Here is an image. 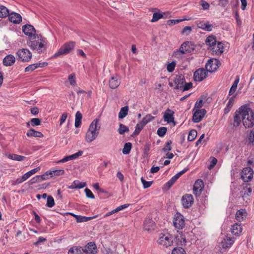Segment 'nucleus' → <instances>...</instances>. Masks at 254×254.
Returning a JSON list of instances; mask_svg holds the SVG:
<instances>
[{
  "instance_id": "nucleus-1",
  "label": "nucleus",
  "mask_w": 254,
  "mask_h": 254,
  "mask_svg": "<svg viewBox=\"0 0 254 254\" xmlns=\"http://www.w3.org/2000/svg\"><path fill=\"white\" fill-rule=\"evenodd\" d=\"M239 113L242 116V122L246 128H250L254 125V113L247 105L239 108Z\"/></svg>"
},
{
  "instance_id": "nucleus-2",
  "label": "nucleus",
  "mask_w": 254,
  "mask_h": 254,
  "mask_svg": "<svg viewBox=\"0 0 254 254\" xmlns=\"http://www.w3.org/2000/svg\"><path fill=\"white\" fill-rule=\"evenodd\" d=\"M100 129L99 120H94L89 126L86 133L85 139L87 142H91L94 140L98 136Z\"/></svg>"
},
{
  "instance_id": "nucleus-3",
  "label": "nucleus",
  "mask_w": 254,
  "mask_h": 254,
  "mask_svg": "<svg viewBox=\"0 0 254 254\" xmlns=\"http://www.w3.org/2000/svg\"><path fill=\"white\" fill-rule=\"evenodd\" d=\"M28 46L33 50L37 51L39 53H42L45 50L47 45L46 40L41 36L34 37L27 41Z\"/></svg>"
},
{
  "instance_id": "nucleus-4",
  "label": "nucleus",
  "mask_w": 254,
  "mask_h": 254,
  "mask_svg": "<svg viewBox=\"0 0 254 254\" xmlns=\"http://www.w3.org/2000/svg\"><path fill=\"white\" fill-rule=\"evenodd\" d=\"M75 42L69 41L64 43L52 57V58H56L70 53L75 48Z\"/></svg>"
},
{
  "instance_id": "nucleus-5",
  "label": "nucleus",
  "mask_w": 254,
  "mask_h": 254,
  "mask_svg": "<svg viewBox=\"0 0 254 254\" xmlns=\"http://www.w3.org/2000/svg\"><path fill=\"white\" fill-rule=\"evenodd\" d=\"M173 241L174 238L171 235L161 234L158 240V243L165 248H168L173 245Z\"/></svg>"
},
{
  "instance_id": "nucleus-6",
  "label": "nucleus",
  "mask_w": 254,
  "mask_h": 254,
  "mask_svg": "<svg viewBox=\"0 0 254 254\" xmlns=\"http://www.w3.org/2000/svg\"><path fill=\"white\" fill-rule=\"evenodd\" d=\"M173 222L174 226L177 229L181 230L185 227V218L183 215L179 212H177L174 215Z\"/></svg>"
},
{
  "instance_id": "nucleus-7",
  "label": "nucleus",
  "mask_w": 254,
  "mask_h": 254,
  "mask_svg": "<svg viewBox=\"0 0 254 254\" xmlns=\"http://www.w3.org/2000/svg\"><path fill=\"white\" fill-rule=\"evenodd\" d=\"M17 60L23 62H29L32 58V53L27 49H19L16 53Z\"/></svg>"
},
{
  "instance_id": "nucleus-8",
  "label": "nucleus",
  "mask_w": 254,
  "mask_h": 254,
  "mask_svg": "<svg viewBox=\"0 0 254 254\" xmlns=\"http://www.w3.org/2000/svg\"><path fill=\"white\" fill-rule=\"evenodd\" d=\"M254 177V171L250 167L244 168L241 173V177L242 180L245 182L251 181Z\"/></svg>"
},
{
  "instance_id": "nucleus-9",
  "label": "nucleus",
  "mask_w": 254,
  "mask_h": 254,
  "mask_svg": "<svg viewBox=\"0 0 254 254\" xmlns=\"http://www.w3.org/2000/svg\"><path fill=\"white\" fill-rule=\"evenodd\" d=\"M204 187V183L202 180L198 179L195 182L193 185V191L196 196H198L201 194Z\"/></svg>"
},
{
  "instance_id": "nucleus-10",
  "label": "nucleus",
  "mask_w": 254,
  "mask_h": 254,
  "mask_svg": "<svg viewBox=\"0 0 254 254\" xmlns=\"http://www.w3.org/2000/svg\"><path fill=\"white\" fill-rule=\"evenodd\" d=\"M193 112L192 121L195 123L200 122L206 114V111L204 109H196Z\"/></svg>"
},
{
  "instance_id": "nucleus-11",
  "label": "nucleus",
  "mask_w": 254,
  "mask_h": 254,
  "mask_svg": "<svg viewBox=\"0 0 254 254\" xmlns=\"http://www.w3.org/2000/svg\"><path fill=\"white\" fill-rule=\"evenodd\" d=\"M224 44L220 42L216 43L211 48H209L210 51L213 55H221L224 52Z\"/></svg>"
},
{
  "instance_id": "nucleus-12",
  "label": "nucleus",
  "mask_w": 254,
  "mask_h": 254,
  "mask_svg": "<svg viewBox=\"0 0 254 254\" xmlns=\"http://www.w3.org/2000/svg\"><path fill=\"white\" fill-rule=\"evenodd\" d=\"M207 71L204 68H199L197 69L193 74L194 81L200 82L204 79L207 76Z\"/></svg>"
},
{
  "instance_id": "nucleus-13",
  "label": "nucleus",
  "mask_w": 254,
  "mask_h": 254,
  "mask_svg": "<svg viewBox=\"0 0 254 254\" xmlns=\"http://www.w3.org/2000/svg\"><path fill=\"white\" fill-rule=\"evenodd\" d=\"M218 61L216 59H210L205 64V68L207 72L215 71L218 67Z\"/></svg>"
},
{
  "instance_id": "nucleus-14",
  "label": "nucleus",
  "mask_w": 254,
  "mask_h": 254,
  "mask_svg": "<svg viewBox=\"0 0 254 254\" xmlns=\"http://www.w3.org/2000/svg\"><path fill=\"white\" fill-rule=\"evenodd\" d=\"M193 203V197L190 194H186L182 198L183 206L186 208H190Z\"/></svg>"
},
{
  "instance_id": "nucleus-15",
  "label": "nucleus",
  "mask_w": 254,
  "mask_h": 254,
  "mask_svg": "<svg viewBox=\"0 0 254 254\" xmlns=\"http://www.w3.org/2000/svg\"><path fill=\"white\" fill-rule=\"evenodd\" d=\"M180 47L181 48V50L184 51V54L191 53L195 49V45L191 41L185 42Z\"/></svg>"
},
{
  "instance_id": "nucleus-16",
  "label": "nucleus",
  "mask_w": 254,
  "mask_h": 254,
  "mask_svg": "<svg viewBox=\"0 0 254 254\" xmlns=\"http://www.w3.org/2000/svg\"><path fill=\"white\" fill-rule=\"evenodd\" d=\"M188 169H184L182 171L176 174L172 177L171 179L165 184V186L169 189L176 182V181L185 173L188 171Z\"/></svg>"
},
{
  "instance_id": "nucleus-17",
  "label": "nucleus",
  "mask_w": 254,
  "mask_h": 254,
  "mask_svg": "<svg viewBox=\"0 0 254 254\" xmlns=\"http://www.w3.org/2000/svg\"><path fill=\"white\" fill-rule=\"evenodd\" d=\"M174 81L176 85L175 89L177 90H182L183 87V85L185 83L184 76L182 74L177 75Z\"/></svg>"
},
{
  "instance_id": "nucleus-18",
  "label": "nucleus",
  "mask_w": 254,
  "mask_h": 254,
  "mask_svg": "<svg viewBox=\"0 0 254 254\" xmlns=\"http://www.w3.org/2000/svg\"><path fill=\"white\" fill-rule=\"evenodd\" d=\"M197 27L207 31H211L212 30V25L209 23V21L204 22L203 21L197 20L195 22Z\"/></svg>"
},
{
  "instance_id": "nucleus-19",
  "label": "nucleus",
  "mask_w": 254,
  "mask_h": 254,
  "mask_svg": "<svg viewBox=\"0 0 254 254\" xmlns=\"http://www.w3.org/2000/svg\"><path fill=\"white\" fill-rule=\"evenodd\" d=\"M22 31L23 33L29 37L34 36L36 33V30L34 27L30 24H26L22 26Z\"/></svg>"
},
{
  "instance_id": "nucleus-20",
  "label": "nucleus",
  "mask_w": 254,
  "mask_h": 254,
  "mask_svg": "<svg viewBox=\"0 0 254 254\" xmlns=\"http://www.w3.org/2000/svg\"><path fill=\"white\" fill-rule=\"evenodd\" d=\"M8 16L9 21L13 23L18 24L22 21V17L19 13L13 12L9 13Z\"/></svg>"
},
{
  "instance_id": "nucleus-21",
  "label": "nucleus",
  "mask_w": 254,
  "mask_h": 254,
  "mask_svg": "<svg viewBox=\"0 0 254 254\" xmlns=\"http://www.w3.org/2000/svg\"><path fill=\"white\" fill-rule=\"evenodd\" d=\"M86 254H96L97 253L96 246L93 242H89L85 247L84 250Z\"/></svg>"
},
{
  "instance_id": "nucleus-22",
  "label": "nucleus",
  "mask_w": 254,
  "mask_h": 254,
  "mask_svg": "<svg viewBox=\"0 0 254 254\" xmlns=\"http://www.w3.org/2000/svg\"><path fill=\"white\" fill-rule=\"evenodd\" d=\"M15 62V58L12 55H8L3 59V64L4 65L8 66L13 65Z\"/></svg>"
},
{
  "instance_id": "nucleus-23",
  "label": "nucleus",
  "mask_w": 254,
  "mask_h": 254,
  "mask_svg": "<svg viewBox=\"0 0 254 254\" xmlns=\"http://www.w3.org/2000/svg\"><path fill=\"white\" fill-rule=\"evenodd\" d=\"M174 112L172 110L168 109L166 112L164 114V119L165 121L167 122L168 123L174 122V118L173 115Z\"/></svg>"
},
{
  "instance_id": "nucleus-24",
  "label": "nucleus",
  "mask_w": 254,
  "mask_h": 254,
  "mask_svg": "<svg viewBox=\"0 0 254 254\" xmlns=\"http://www.w3.org/2000/svg\"><path fill=\"white\" fill-rule=\"evenodd\" d=\"M242 121L241 115L239 113V110L236 111L234 116V122L232 124L233 128H236L240 125Z\"/></svg>"
},
{
  "instance_id": "nucleus-25",
  "label": "nucleus",
  "mask_w": 254,
  "mask_h": 254,
  "mask_svg": "<svg viewBox=\"0 0 254 254\" xmlns=\"http://www.w3.org/2000/svg\"><path fill=\"white\" fill-rule=\"evenodd\" d=\"M242 231V227L241 224L235 223L232 226L231 229V233L235 236H238Z\"/></svg>"
},
{
  "instance_id": "nucleus-26",
  "label": "nucleus",
  "mask_w": 254,
  "mask_h": 254,
  "mask_svg": "<svg viewBox=\"0 0 254 254\" xmlns=\"http://www.w3.org/2000/svg\"><path fill=\"white\" fill-rule=\"evenodd\" d=\"M86 186L85 182H81L78 180L73 181L71 185L68 187L69 189H82Z\"/></svg>"
},
{
  "instance_id": "nucleus-27",
  "label": "nucleus",
  "mask_w": 254,
  "mask_h": 254,
  "mask_svg": "<svg viewBox=\"0 0 254 254\" xmlns=\"http://www.w3.org/2000/svg\"><path fill=\"white\" fill-rule=\"evenodd\" d=\"M236 95H234L229 98V101L227 104L226 107L224 110V113L225 114H227L231 110L234 102Z\"/></svg>"
},
{
  "instance_id": "nucleus-28",
  "label": "nucleus",
  "mask_w": 254,
  "mask_h": 254,
  "mask_svg": "<svg viewBox=\"0 0 254 254\" xmlns=\"http://www.w3.org/2000/svg\"><path fill=\"white\" fill-rule=\"evenodd\" d=\"M48 175V172L45 174L43 175H37L32 178L29 181V183L30 185H33L38 181H42L47 179L46 176Z\"/></svg>"
},
{
  "instance_id": "nucleus-29",
  "label": "nucleus",
  "mask_w": 254,
  "mask_h": 254,
  "mask_svg": "<svg viewBox=\"0 0 254 254\" xmlns=\"http://www.w3.org/2000/svg\"><path fill=\"white\" fill-rule=\"evenodd\" d=\"M120 84V81L117 76H113L109 80V86L112 89L117 88Z\"/></svg>"
},
{
  "instance_id": "nucleus-30",
  "label": "nucleus",
  "mask_w": 254,
  "mask_h": 254,
  "mask_svg": "<svg viewBox=\"0 0 254 254\" xmlns=\"http://www.w3.org/2000/svg\"><path fill=\"white\" fill-rule=\"evenodd\" d=\"M26 135L28 137H43V133L38 131H36L34 129H30L26 133Z\"/></svg>"
},
{
  "instance_id": "nucleus-31",
  "label": "nucleus",
  "mask_w": 254,
  "mask_h": 254,
  "mask_svg": "<svg viewBox=\"0 0 254 254\" xmlns=\"http://www.w3.org/2000/svg\"><path fill=\"white\" fill-rule=\"evenodd\" d=\"M247 215V212L244 209L239 210L236 213V219L239 222L243 221Z\"/></svg>"
},
{
  "instance_id": "nucleus-32",
  "label": "nucleus",
  "mask_w": 254,
  "mask_h": 254,
  "mask_svg": "<svg viewBox=\"0 0 254 254\" xmlns=\"http://www.w3.org/2000/svg\"><path fill=\"white\" fill-rule=\"evenodd\" d=\"M82 115L79 111H77L75 114V119L74 126L76 127H79L81 124V120Z\"/></svg>"
},
{
  "instance_id": "nucleus-33",
  "label": "nucleus",
  "mask_w": 254,
  "mask_h": 254,
  "mask_svg": "<svg viewBox=\"0 0 254 254\" xmlns=\"http://www.w3.org/2000/svg\"><path fill=\"white\" fill-rule=\"evenodd\" d=\"M6 156L10 159L18 161H21L25 158L23 156L15 154H9L6 155Z\"/></svg>"
},
{
  "instance_id": "nucleus-34",
  "label": "nucleus",
  "mask_w": 254,
  "mask_h": 254,
  "mask_svg": "<svg viewBox=\"0 0 254 254\" xmlns=\"http://www.w3.org/2000/svg\"><path fill=\"white\" fill-rule=\"evenodd\" d=\"M239 82V77L237 76L236 78L235 79V81H234L231 87L230 88L229 91V96H230L234 94L235 92L236 91L238 84Z\"/></svg>"
},
{
  "instance_id": "nucleus-35",
  "label": "nucleus",
  "mask_w": 254,
  "mask_h": 254,
  "mask_svg": "<svg viewBox=\"0 0 254 254\" xmlns=\"http://www.w3.org/2000/svg\"><path fill=\"white\" fill-rule=\"evenodd\" d=\"M216 43V37L213 35L209 36L205 40V43L211 48Z\"/></svg>"
},
{
  "instance_id": "nucleus-36",
  "label": "nucleus",
  "mask_w": 254,
  "mask_h": 254,
  "mask_svg": "<svg viewBox=\"0 0 254 254\" xmlns=\"http://www.w3.org/2000/svg\"><path fill=\"white\" fill-rule=\"evenodd\" d=\"M9 10L3 5H0V18H4L9 14Z\"/></svg>"
},
{
  "instance_id": "nucleus-37",
  "label": "nucleus",
  "mask_w": 254,
  "mask_h": 254,
  "mask_svg": "<svg viewBox=\"0 0 254 254\" xmlns=\"http://www.w3.org/2000/svg\"><path fill=\"white\" fill-rule=\"evenodd\" d=\"M128 111V106H125L124 107H122L119 113V116H118L119 118V119L124 118L127 115Z\"/></svg>"
},
{
  "instance_id": "nucleus-38",
  "label": "nucleus",
  "mask_w": 254,
  "mask_h": 254,
  "mask_svg": "<svg viewBox=\"0 0 254 254\" xmlns=\"http://www.w3.org/2000/svg\"><path fill=\"white\" fill-rule=\"evenodd\" d=\"M154 119V117L151 116L150 114H147L143 117L141 121L140 122L143 126H145L147 124L152 121Z\"/></svg>"
},
{
  "instance_id": "nucleus-39",
  "label": "nucleus",
  "mask_w": 254,
  "mask_h": 254,
  "mask_svg": "<svg viewBox=\"0 0 254 254\" xmlns=\"http://www.w3.org/2000/svg\"><path fill=\"white\" fill-rule=\"evenodd\" d=\"M40 170V167H38L36 168H34V169L27 172V173H26L25 174H24L23 175V179H26V180H27L31 176H32V175H34V174L37 173Z\"/></svg>"
},
{
  "instance_id": "nucleus-40",
  "label": "nucleus",
  "mask_w": 254,
  "mask_h": 254,
  "mask_svg": "<svg viewBox=\"0 0 254 254\" xmlns=\"http://www.w3.org/2000/svg\"><path fill=\"white\" fill-rule=\"evenodd\" d=\"M203 103V97L201 96L198 100L196 102L194 105V107L193 109V111L196 110V109H200L202 106Z\"/></svg>"
},
{
  "instance_id": "nucleus-41",
  "label": "nucleus",
  "mask_w": 254,
  "mask_h": 254,
  "mask_svg": "<svg viewBox=\"0 0 254 254\" xmlns=\"http://www.w3.org/2000/svg\"><path fill=\"white\" fill-rule=\"evenodd\" d=\"M132 147V144L130 142L125 143L123 149V153L127 155L129 153Z\"/></svg>"
},
{
  "instance_id": "nucleus-42",
  "label": "nucleus",
  "mask_w": 254,
  "mask_h": 254,
  "mask_svg": "<svg viewBox=\"0 0 254 254\" xmlns=\"http://www.w3.org/2000/svg\"><path fill=\"white\" fill-rule=\"evenodd\" d=\"M82 250L80 248L76 247L71 248L68 252V254H82Z\"/></svg>"
},
{
  "instance_id": "nucleus-43",
  "label": "nucleus",
  "mask_w": 254,
  "mask_h": 254,
  "mask_svg": "<svg viewBox=\"0 0 254 254\" xmlns=\"http://www.w3.org/2000/svg\"><path fill=\"white\" fill-rule=\"evenodd\" d=\"M144 127V126H143L142 124L140 122L138 123L135 127V128L133 133L132 136L137 135L140 133L141 130L143 129Z\"/></svg>"
},
{
  "instance_id": "nucleus-44",
  "label": "nucleus",
  "mask_w": 254,
  "mask_h": 254,
  "mask_svg": "<svg viewBox=\"0 0 254 254\" xmlns=\"http://www.w3.org/2000/svg\"><path fill=\"white\" fill-rule=\"evenodd\" d=\"M153 225V222L152 221L148 220V221H145L144 225L143 228L145 231H149L151 230L152 228V225Z\"/></svg>"
},
{
  "instance_id": "nucleus-45",
  "label": "nucleus",
  "mask_w": 254,
  "mask_h": 254,
  "mask_svg": "<svg viewBox=\"0 0 254 254\" xmlns=\"http://www.w3.org/2000/svg\"><path fill=\"white\" fill-rule=\"evenodd\" d=\"M197 135V131L195 129H191L189 133L188 140L189 141H193L195 139Z\"/></svg>"
},
{
  "instance_id": "nucleus-46",
  "label": "nucleus",
  "mask_w": 254,
  "mask_h": 254,
  "mask_svg": "<svg viewBox=\"0 0 254 254\" xmlns=\"http://www.w3.org/2000/svg\"><path fill=\"white\" fill-rule=\"evenodd\" d=\"M184 54H185L184 51L181 50V47L179 49L173 52V56L177 59L181 58Z\"/></svg>"
},
{
  "instance_id": "nucleus-47",
  "label": "nucleus",
  "mask_w": 254,
  "mask_h": 254,
  "mask_svg": "<svg viewBox=\"0 0 254 254\" xmlns=\"http://www.w3.org/2000/svg\"><path fill=\"white\" fill-rule=\"evenodd\" d=\"M75 218H76V222L78 223L86 222L89 220H91L92 218L91 217H87L80 215L75 216Z\"/></svg>"
},
{
  "instance_id": "nucleus-48",
  "label": "nucleus",
  "mask_w": 254,
  "mask_h": 254,
  "mask_svg": "<svg viewBox=\"0 0 254 254\" xmlns=\"http://www.w3.org/2000/svg\"><path fill=\"white\" fill-rule=\"evenodd\" d=\"M128 131L129 129L127 127L122 124H120L118 132L120 134H123Z\"/></svg>"
},
{
  "instance_id": "nucleus-49",
  "label": "nucleus",
  "mask_w": 254,
  "mask_h": 254,
  "mask_svg": "<svg viewBox=\"0 0 254 254\" xmlns=\"http://www.w3.org/2000/svg\"><path fill=\"white\" fill-rule=\"evenodd\" d=\"M167 127H159L157 131V134L160 136V137H163L164 136L165 134L167 132Z\"/></svg>"
},
{
  "instance_id": "nucleus-50",
  "label": "nucleus",
  "mask_w": 254,
  "mask_h": 254,
  "mask_svg": "<svg viewBox=\"0 0 254 254\" xmlns=\"http://www.w3.org/2000/svg\"><path fill=\"white\" fill-rule=\"evenodd\" d=\"M55 201L54 198L51 195L47 197L46 206L49 207H52L55 205Z\"/></svg>"
},
{
  "instance_id": "nucleus-51",
  "label": "nucleus",
  "mask_w": 254,
  "mask_h": 254,
  "mask_svg": "<svg viewBox=\"0 0 254 254\" xmlns=\"http://www.w3.org/2000/svg\"><path fill=\"white\" fill-rule=\"evenodd\" d=\"M172 254H186L185 250L181 247L174 248L172 251Z\"/></svg>"
},
{
  "instance_id": "nucleus-52",
  "label": "nucleus",
  "mask_w": 254,
  "mask_h": 254,
  "mask_svg": "<svg viewBox=\"0 0 254 254\" xmlns=\"http://www.w3.org/2000/svg\"><path fill=\"white\" fill-rule=\"evenodd\" d=\"M64 173V171L63 169L55 170L50 172H48V175H54L55 176H60L63 175Z\"/></svg>"
},
{
  "instance_id": "nucleus-53",
  "label": "nucleus",
  "mask_w": 254,
  "mask_h": 254,
  "mask_svg": "<svg viewBox=\"0 0 254 254\" xmlns=\"http://www.w3.org/2000/svg\"><path fill=\"white\" fill-rule=\"evenodd\" d=\"M163 17V15L162 13L159 12H155L153 14L152 18L151 20V22H156L158 21L159 19Z\"/></svg>"
},
{
  "instance_id": "nucleus-54",
  "label": "nucleus",
  "mask_w": 254,
  "mask_h": 254,
  "mask_svg": "<svg viewBox=\"0 0 254 254\" xmlns=\"http://www.w3.org/2000/svg\"><path fill=\"white\" fill-rule=\"evenodd\" d=\"M41 120L39 118H33L30 120V123L32 127L39 126L41 124Z\"/></svg>"
},
{
  "instance_id": "nucleus-55",
  "label": "nucleus",
  "mask_w": 254,
  "mask_h": 254,
  "mask_svg": "<svg viewBox=\"0 0 254 254\" xmlns=\"http://www.w3.org/2000/svg\"><path fill=\"white\" fill-rule=\"evenodd\" d=\"M37 68L36 64H33L29 65L25 68V72L32 71L35 69Z\"/></svg>"
},
{
  "instance_id": "nucleus-56",
  "label": "nucleus",
  "mask_w": 254,
  "mask_h": 254,
  "mask_svg": "<svg viewBox=\"0 0 254 254\" xmlns=\"http://www.w3.org/2000/svg\"><path fill=\"white\" fill-rule=\"evenodd\" d=\"M172 142L171 140H168L165 145V146L162 149V150L164 152H168L172 149V147L171 146Z\"/></svg>"
},
{
  "instance_id": "nucleus-57",
  "label": "nucleus",
  "mask_w": 254,
  "mask_h": 254,
  "mask_svg": "<svg viewBox=\"0 0 254 254\" xmlns=\"http://www.w3.org/2000/svg\"><path fill=\"white\" fill-rule=\"evenodd\" d=\"M141 181L142 183L144 189L149 188L152 184V182H148L145 181L143 177L141 178Z\"/></svg>"
},
{
  "instance_id": "nucleus-58",
  "label": "nucleus",
  "mask_w": 254,
  "mask_h": 254,
  "mask_svg": "<svg viewBox=\"0 0 254 254\" xmlns=\"http://www.w3.org/2000/svg\"><path fill=\"white\" fill-rule=\"evenodd\" d=\"M192 28L190 26H185L182 30L181 33L182 34L188 35L191 31Z\"/></svg>"
},
{
  "instance_id": "nucleus-59",
  "label": "nucleus",
  "mask_w": 254,
  "mask_h": 254,
  "mask_svg": "<svg viewBox=\"0 0 254 254\" xmlns=\"http://www.w3.org/2000/svg\"><path fill=\"white\" fill-rule=\"evenodd\" d=\"M176 65V63L174 62H172L171 63H169L167 66V70L171 72L174 70L175 67Z\"/></svg>"
},
{
  "instance_id": "nucleus-60",
  "label": "nucleus",
  "mask_w": 254,
  "mask_h": 254,
  "mask_svg": "<svg viewBox=\"0 0 254 254\" xmlns=\"http://www.w3.org/2000/svg\"><path fill=\"white\" fill-rule=\"evenodd\" d=\"M250 143L254 145V129L251 131L248 137Z\"/></svg>"
},
{
  "instance_id": "nucleus-61",
  "label": "nucleus",
  "mask_w": 254,
  "mask_h": 254,
  "mask_svg": "<svg viewBox=\"0 0 254 254\" xmlns=\"http://www.w3.org/2000/svg\"><path fill=\"white\" fill-rule=\"evenodd\" d=\"M192 87V83L191 82L185 83L182 89L183 91L188 90Z\"/></svg>"
},
{
  "instance_id": "nucleus-62",
  "label": "nucleus",
  "mask_w": 254,
  "mask_h": 254,
  "mask_svg": "<svg viewBox=\"0 0 254 254\" xmlns=\"http://www.w3.org/2000/svg\"><path fill=\"white\" fill-rule=\"evenodd\" d=\"M85 192L86 193V195L87 197L91 199H93L95 198L94 195L93 194L92 191L88 188H86L85 189Z\"/></svg>"
},
{
  "instance_id": "nucleus-63",
  "label": "nucleus",
  "mask_w": 254,
  "mask_h": 254,
  "mask_svg": "<svg viewBox=\"0 0 254 254\" xmlns=\"http://www.w3.org/2000/svg\"><path fill=\"white\" fill-rule=\"evenodd\" d=\"M68 80L69 81L70 84L71 85H74L76 84L75 81V77L74 74H71L68 76Z\"/></svg>"
},
{
  "instance_id": "nucleus-64",
  "label": "nucleus",
  "mask_w": 254,
  "mask_h": 254,
  "mask_svg": "<svg viewBox=\"0 0 254 254\" xmlns=\"http://www.w3.org/2000/svg\"><path fill=\"white\" fill-rule=\"evenodd\" d=\"M67 117V114L66 113H64L60 119V126H61L66 120Z\"/></svg>"
}]
</instances>
